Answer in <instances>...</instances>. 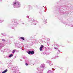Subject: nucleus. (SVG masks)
I'll return each mask as SVG.
<instances>
[{
    "label": "nucleus",
    "mask_w": 73,
    "mask_h": 73,
    "mask_svg": "<svg viewBox=\"0 0 73 73\" xmlns=\"http://www.w3.org/2000/svg\"><path fill=\"white\" fill-rule=\"evenodd\" d=\"M28 54H34V51H29L28 52H27Z\"/></svg>",
    "instance_id": "f257e3e1"
},
{
    "label": "nucleus",
    "mask_w": 73,
    "mask_h": 73,
    "mask_svg": "<svg viewBox=\"0 0 73 73\" xmlns=\"http://www.w3.org/2000/svg\"><path fill=\"white\" fill-rule=\"evenodd\" d=\"M43 47H44V46H43V45H42L41 46V47H40L39 48V49H40V51H42V48H43Z\"/></svg>",
    "instance_id": "f03ea898"
},
{
    "label": "nucleus",
    "mask_w": 73,
    "mask_h": 73,
    "mask_svg": "<svg viewBox=\"0 0 73 73\" xmlns=\"http://www.w3.org/2000/svg\"><path fill=\"white\" fill-rule=\"evenodd\" d=\"M8 71V70L7 69H6L4 71H3V72H2V73H6V72Z\"/></svg>",
    "instance_id": "7ed1b4c3"
},
{
    "label": "nucleus",
    "mask_w": 73,
    "mask_h": 73,
    "mask_svg": "<svg viewBox=\"0 0 73 73\" xmlns=\"http://www.w3.org/2000/svg\"><path fill=\"white\" fill-rule=\"evenodd\" d=\"M13 56V54H11L9 56V57H12Z\"/></svg>",
    "instance_id": "20e7f679"
},
{
    "label": "nucleus",
    "mask_w": 73,
    "mask_h": 73,
    "mask_svg": "<svg viewBox=\"0 0 73 73\" xmlns=\"http://www.w3.org/2000/svg\"><path fill=\"white\" fill-rule=\"evenodd\" d=\"M20 38H21V39H22V40H24V37H21Z\"/></svg>",
    "instance_id": "39448f33"
},
{
    "label": "nucleus",
    "mask_w": 73,
    "mask_h": 73,
    "mask_svg": "<svg viewBox=\"0 0 73 73\" xmlns=\"http://www.w3.org/2000/svg\"><path fill=\"white\" fill-rule=\"evenodd\" d=\"M15 50H13V53H15Z\"/></svg>",
    "instance_id": "423d86ee"
},
{
    "label": "nucleus",
    "mask_w": 73,
    "mask_h": 73,
    "mask_svg": "<svg viewBox=\"0 0 73 73\" xmlns=\"http://www.w3.org/2000/svg\"><path fill=\"white\" fill-rule=\"evenodd\" d=\"M16 3H17L16 2H15L13 4V5H15V4H16Z\"/></svg>",
    "instance_id": "0eeeda50"
},
{
    "label": "nucleus",
    "mask_w": 73,
    "mask_h": 73,
    "mask_svg": "<svg viewBox=\"0 0 73 73\" xmlns=\"http://www.w3.org/2000/svg\"><path fill=\"white\" fill-rule=\"evenodd\" d=\"M2 40L3 41H5V40L4 39H2Z\"/></svg>",
    "instance_id": "6e6552de"
},
{
    "label": "nucleus",
    "mask_w": 73,
    "mask_h": 73,
    "mask_svg": "<svg viewBox=\"0 0 73 73\" xmlns=\"http://www.w3.org/2000/svg\"><path fill=\"white\" fill-rule=\"evenodd\" d=\"M25 64L27 65V66H28V64L27 63H26Z\"/></svg>",
    "instance_id": "1a4fd4ad"
}]
</instances>
